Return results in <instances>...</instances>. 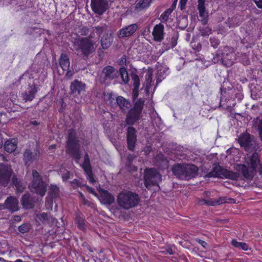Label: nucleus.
Returning <instances> with one entry per match:
<instances>
[{"label": "nucleus", "mask_w": 262, "mask_h": 262, "mask_svg": "<svg viewBox=\"0 0 262 262\" xmlns=\"http://www.w3.org/2000/svg\"><path fill=\"white\" fill-rule=\"evenodd\" d=\"M145 101L144 98L139 99L126 116L125 121L129 125L126 129L127 146L130 151L134 150L137 141V130L132 126L140 119Z\"/></svg>", "instance_id": "nucleus-1"}, {"label": "nucleus", "mask_w": 262, "mask_h": 262, "mask_svg": "<svg viewBox=\"0 0 262 262\" xmlns=\"http://www.w3.org/2000/svg\"><path fill=\"white\" fill-rule=\"evenodd\" d=\"M236 60V56L233 48L229 46L220 47L212 59L214 63L221 62L226 67H231Z\"/></svg>", "instance_id": "nucleus-2"}, {"label": "nucleus", "mask_w": 262, "mask_h": 262, "mask_svg": "<svg viewBox=\"0 0 262 262\" xmlns=\"http://www.w3.org/2000/svg\"><path fill=\"white\" fill-rule=\"evenodd\" d=\"M140 200L138 194L129 190L122 191L119 193L117 196L118 205L126 210L137 206Z\"/></svg>", "instance_id": "nucleus-3"}, {"label": "nucleus", "mask_w": 262, "mask_h": 262, "mask_svg": "<svg viewBox=\"0 0 262 262\" xmlns=\"http://www.w3.org/2000/svg\"><path fill=\"white\" fill-rule=\"evenodd\" d=\"M172 171L178 179L188 180L197 175L198 168L194 165L177 164L173 166Z\"/></svg>", "instance_id": "nucleus-4"}, {"label": "nucleus", "mask_w": 262, "mask_h": 262, "mask_svg": "<svg viewBox=\"0 0 262 262\" xmlns=\"http://www.w3.org/2000/svg\"><path fill=\"white\" fill-rule=\"evenodd\" d=\"M66 151L77 163L81 158V152L79 140L76 137V134L74 129H70L68 132V138L67 141Z\"/></svg>", "instance_id": "nucleus-5"}, {"label": "nucleus", "mask_w": 262, "mask_h": 262, "mask_svg": "<svg viewBox=\"0 0 262 262\" xmlns=\"http://www.w3.org/2000/svg\"><path fill=\"white\" fill-rule=\"evenodd\" d=\"M73 47L76 51L80 50L84 57H88L96 49L95 42L89 38H76L73 42Z\"/></svg>", "instance_id": "nucleus-6"}, {"label": "nucleus", "mask_w": 262, "mask_h": 262, "mask_svg": "<svg viewBox=\"0 0 262 262\" xmlns=\"http://www.w3.org/2000/svg\"><path fill=\"white\" fill-rule=\"evenodd\" d=\"M119 78L118 70L111 66L104 67L99 76L100 83L106 85H110L112 81L114 84L119 83Z\"/></svg>", "instance_id": "nucleus-7"}, {"label": "nucleus", "mask_w": 262, "mask_h": 262, "mask_svg": "<svg viewBox=\"0 0 262 262\" xmlns=\"http://www.w3.org/2000/svg\"><path fill=\"white\" fill-rule=\"evenodd\" d=\"M206 176L208 178L215 177L237 180L239 178V174L225 169L217 164H214L212 170L208 172Z\"/></svg>", "instance_id": "nucleus-8"}, {"label": "nucleus", "mask_w": 262, "mask_h": 262, "mask_svg": "<svg viewBox=\"0 0 262 262\" xmlns=\"http://www.w3.org/2000/svg\"><path fill=\"white\" fill-rule=\"evenodd\" d=\"M237 141L241 146L243 147L246 151H255L258 148V144L254 137L248 133L240 135Z\"/></svg>", "instance_id": "nucleus-9"}, {"label": "nucleus", "mask_w": 262, "mask_h": 262, "mask_svg": "<svg viewBox=\"0 0 262 262\" xmlns=\"http://www.w3.org/2000/svg\"><path fill=\"white\" fill-rule=\"evenodd\" d=\"M161 178L160 173L154 168L146 169L144 171V185L148 189L153 186L158 185Z\"/></svg>", "instance_id": "nucleus-10"}, {"label": "nucleus", "mask_w": 262, "mask_h": 262, "mask_svg": "<svg viewBox=\"0 0 262 262\" xmlns=\"http://www.w3.org/2000/svg\"><path fill=\"white\" fill-rule=\"evenodd\" d=\"M32 188L37 194L43 196L47 191L46 183L42 181L41 176L36 170H32Z\"/></svg>", "instance_id": "nucleus-11"}, {"label": "nucleus", "mask_w": 262, "mask_h": 262, "mask_svg": "<svg viewBox=\"0 0 262 262\" xmlns=\"http://www.w3.org/2000/svg\"><path fill=\"white\" fill-rule=\"evenodd\" d=\"M13 170L10 165L0 164V185L6 187L10 182Z\"/></svg>", "instance_id": "nucleus-12"}, {"label": "nucleus", "mask_w": 262, "mask_h": 262, "mask_svg": "<svg viewBox=\"0 0 262 262\" xmlns=\"http://www.w3.org/2000/svg\"><path fill=\"white\" fill-rule=\"evenodd\" d=\"M93 11L99 15H102L108 8L107 0H91Z\"/></svg>", "instance_id": "nucleus-13"}, {"label": "nucleus", "mask_w": 262, "mask_h": 262, "mask_svg": "<svg viewBox=\"0 0 262 262\" xmlns=\"http://www.w3.org/2000/svg\"><path fill=\"white\" fill-rule=\"evenodd\" d=\"M4 204L5 209L8 210L11 213L17 211L19 209V201L15 196L7 197L5 201Z\"/></svg>", "instance_id": "nucleus-14"}, {"label": "nucleus", "mask_w": 262, "mask_h": 262, "mask_svg": "<svg viewBox=\"0 0 262 262\" xmlns=\"http://www.w3.org/2000/svg\"><path fill=\"white\" fill-rule=\"evenodd\" d=\"M138 26L137 24H133L120 29L118 33L119 38L128 37L132 36L137 30Z\"/></svg>", "instance_id": "nucleus-15"}, {"label": "nucleus", "mask_w": 262, "mask_h": 262, "mask_svg": "<svg viewBox=\"0 0 262 262\" xmlns=\"http://www.w3.org/2000/svg\"><path fill=\"white\" fill-rule=\"evenodd\" d=\"M20 202L25 209H33L36 203L35 199L30 193H26L21 196Z\"/></svg>", "instance_id": "nucleus-16"}, {"label": "nucleus", "mask_w": 262, "mask_h": 262, "mask_svg": "<svg viewBox=\"0 0 262 262\" xmlns=\"http://www.w3.org/2000/svg\"><path fill=\"white\" fill-rule=\"evenodd\" d=\"M70 90L72 94L79 95L82 92H85V84L80 81L75 80L71 83Z\"/></svg>", "instance_id": "nucleus-17"}, {"label": "nucleus", "mask_w": 262, "mask_h": 262, "mask_svg": "<svg viewBox=\"0 0 262 262\" xmlns=\"http://www.w3.org/2000/svg\"><path fill=\"white\" fill-rule=\"evenodd\" d=\"M164 25L161 23L155 26L152 35L155 41L161 42L163 39L164 35Z\"/></svg>", "instance_id": "nucleus-18"}, {"label": "nucleus", "mask_w": 262, "mask_h": 262, "mask_svg": "<svg viewBox=\"0 0 262 262\" xmlns=\"http://www.w3.org/2000/svg\"><path fill=\"white\" fill-rule=\"evenodd\" d=\"M99 200L100 202L104 204L111 205L113 204L115 201L114 196L108 191L101 189L99 191Z\"/></svg>", "instance_id": "nucleus-19"}, {"label": "nucleus", "mask_w": 262, "mask_h": 262, "mask_svg": "<svg viewBox=\"0 0 262 262\" xmlns=\"http://www.w3.org/2000/svg\"><path fill=\"white\" fill-rule=\"evenodd\" d=\"M29 86L30 88L28 89V91L23 92L21 94V97L26 102L33 100L38 91L37 88L35 84H33L32 86L29 85Z\"/></svg>", "instance_id": "nucleus-20"}, {"label": "nucleus", "mask_w": 262, "mask_h": 262, "mask_svg": "<svg viewBox=\"0 0 262 262\" xmlns=\"http://www.w3.org/2000/svg\"><path fill=\"white\" fill-rule=\"evenodd\" d=\"M250 169H251L250 167H249L245 164H237L236 166V169L241 172L244 178L248 180H251L253 178L254 171Z\"/></svg>", "instance_id": "nucleus-21"}, {"label": "nucleus", "mask_w": 262, "mask_h": 262, "mask_svg": "<svg viewBox=\"0 0 262 262\" xmlns=\"http://www.w3.org/2000/svg\"><path fill=\"white\" fill-rule=\"evenodd\" d=\"M155 165L160 169H164L168 167V161L161 154H158L154 158Z\"/></svg>", "instance_id": "nucleus-22"}, {"label": "nucleus", "mask_w": 262, "mask_h": 262, "mask_svg": "<svg viewBox=\"0 0 262 262\" xmlns=\"http://www.w3.org/2000/svg\"><path fill=\"white\" fill-rule=\"evenodd\" d=\"M178 34H174L170 37H167L165 41L163 43V48L165 51H167L170 49H173L177 45V40L178 39Z\"/></svg>", "instance_id": "nucleus-23"}, {"label": "nucleus", "mask_w": 262, "mask_h": 262, "mask_svg": "<svg viewBox=\"0 0 262 262\" xmlns=\"http://www.w3.org/2000/svg\"><path fill=\"white\" fill-rule=\"evenodd\" d=\"M113 36L112 34L105 33L101 37L100 43L104 50L108 49L113 42Z\"/></svg>", "instance_id": "nucleus-24"}, {"label": "nucleus", "mask_w": 262, "mask_h": 262, "mask_svg": "<svg viewBox=\"0 0 262 262\" xmlns=\"http://www.w3.org/2000/svg\"><path fill=\"white\" fill-rule=\"evenodd\" d=\"M249 162H248V165L250 166L252 171H255L257 167L260 163L259 157L257 152L254 151V153L248 158Z\"/></svg>", "instance_id": "nucleus-25"}, {"label": "nucleus", "mask_w": 262, "mask_h": 262, "mask_svg": "<svg viewBox=\"0 0 262 262\" xmlns=\"http://www.w3.org/2000/svg\"><path fill=\"white\" fill-rule=\"evenodd\" d=\"M168 68L164 67H159L156 74V86L160 83L166 76L168 72Z\"/></svg>", "instance_id": "nucleus-26"}, {"label": "nucleus", "mask_w": 262, "mask_h": 262, "mask_svg": "<svg viewBox=\"0 0 262 262\" xmlns=\"http://www.w3.org/2000/svg\"><path fill=\"white\" fill-rule=\"evenodd\" d=\"M36 155H34L31 150L26 149L23 154V161L25 164L29 166L31 163L35 159Z\"/></svg>", "instance_id": "nucleus-27"}, {"label": "nucleus", "mask_w": 262, "mask_h": 262, "mask_svg": "<svg viewBox=\"0 0 262 262\" xmlns=\"http://www.w3.org/2000/svg\"><path fill=\"white\" fill-rule=\"evenodd\" d=\"M198 9L199 16L202 18L201 21L203 25H205L208 21V13L206 12L205 3H198Z\"/></svg>", "instance_id": "nucleus-28"}, {"label": "nucleus", "mask_w": 262, "mask_h": 262, "mask_svg": "<svg viewBox=\"0 0 262 262\" xmlns=\"http://www.w3.org/2000/svg\"><path fill=\"white\" fill-rule=\"evenodd\" d=\"M11 184L15 187L17 192H21L26 188L25 185L23 183L21 180L18 179L15 175H13L12 177Z\"/></svg>", "instance_id": "nucleus-29"}, {"label": "nucleus", "mask_w": 262, "mask_h": 262, "mask_svg": "<svg viewBox=\"0 0 262 262\" xmlns=\"http://www.w3.org/2000/svg\"><path fill=\"white\" fill-rule=\"evenodd\" d=\"M17 140L15 139H12L6 141L4 145V148L7 152L12 153L17 148Z\"/></svg>", "instance_id": "nucleus-30"}, {"label": "nucleus", "mask_w": 262, "mask_h": 262, "mask_svg": "<svg viewBox=\"0 0 262 262\" xmlns=\"http://www.w3.org/2000/svg\"><path fill=\"white\" fill-rule=\"evenodd\" d=\"M252 127L258 132L259 138L262 142V119L258 117L252 120Z\"/></svg>", "instance_id": "nucleus-31"}, {"label": "nucleus", "mask_w": 262, "mask_h": 262, "mask_svg": "<svg viewBox=\"0 0 262 262\" xmlns=\"http://www.w3.org/2000/svg\"><path fill=\"white\" fill-rule=\"evenodd\" d=\"M59 64L63 71L68 70L70 67V60L66 54H61L59 58Z\"/></svg>", "instance_id": "nucleus-32"}, {"label": "nucleus", "mask_w": 262, "mask_h": 262, "mask_svg": "<svg viewBox=\"0 0 262 262\" xmlns=\"http://www.w3.org/2000/svg\"><path fill=\"white\" fill-rule=\"evenodd\" d=\"M116 102L120 108L123 111H125L130 106V102L122 96L117 97Z\"/></svg>", "instance_id": "nucleus-33"}, {"label": "nucleus", "mask_w": 262, "mask_h": 262, "mask_svg": "<svg viewBox=\"0 0 262 262\" xmlns=\"http://www.w3.org/2000/svg\"><path fill=\"white\" fill-rule=\"evenodd\" d=\"M151 3V0H139L136 4L135 9L137 11H140L148 8Z\"/></svg>", "instance_id": "nucleus-34"}, {"label": "nucleus", "mask_w": 262, "mask_h": 262, "mask_svg": "<svg viewBox=\"0 0 262 262\" xmlns=\"http://www.w3.org/2000/svg\"><path fill=\"white\" fill-rule=\"evenodd\" d=\"M59 189L56 185H51L49 190L48 199H56L59 196Z\"/></svg>", "instance_id": "nucleus-35"}, {"label": "nucleus", "mask_w": 262, "mask_h": 262, "mask_svg": "<svg viewBox=\"0 0 262 262\" xmlns=\"http://www.w3.org/2000/svg\"><path fill=\"white\" fill-rule=\"evenodd\" d=\"M92 29L96 31L99 36H100L103 33L104 34L108 33V27L105 24H102L97 26L93 27Z\"/></svg>", "instance_id": "nucleus-36"}, {"label": "nucleus", "mask_w": 262, "mask_h": 262, "mask_svg": "<svg viewBox=\"0 0 262 262\" xmlns=\"http://www.w3.org/2000/svg\"><path fill=\"white\" fill-rule=\"evenodd\" d=\"M75 222L79 229L81 230H84L85 229L84 218L78 213L76 214Z\"/></svg>", "instance_id": "nucleus-37"}, {"label": "nucleus", "mask_w": 262, "mask_h": 262, "mask_svg": "<svg viewBox=\"0 0 262 262\" xmlns=\"http://www.w3.org/2000/svg\"><path fill=\"white\" fill-rule=\"evenodd\" d=\"M118 72L122 81L125 83H127L129 81V77L126 69L124 68H120Z\"/></svg>", "instance_id": "nucleus-38"}, {"label": "nucleus", "mask_w": 262, "mask_h": 262, "mask_svg": "<svg viewBox=\"0 0 262 262\" xmlns=\"http://www.w3.org/2000/svg\"><path fill=\"white\" fill-rule=\"evenodd\" d=\"M231 244L234 247L241 249L245 251L248 250L249 248L248 245L246 243L238 242L235 239L232 240Z\"/></svg>", "instance_id": "nucleus-39"}, {"label": "nucleus", "mask_w": 262, "mask_h": 262, "mask_svg": "<svg viewBox=\"0 0 262 262\" xmlns=\"http://www.w3.org/2000/svg\"><path fill=\"white\" fill-rule=\"evenodd\" d=\"M134 87V91H138L140 84L139 76L135 73L132 72L130 74Z\"/></svg>", "instance_id": "nucleus-40"}, {"label": "nucleus", "mask_w": 262, "mask_h": 262, "mask_svg": "<svg viewBox=\"0 0 262 262\" xmlns=\"http://www.w3.org/2000/svg\"><path fill=\"white\" fill-rule=\"evenodd\" d=\"M225 202H226V201H225L224 200H223L221 198H219L218 199H213L210 198L207 200V205L212 206L220 205Z\"/></svg>", "instance_id": "nucleus-41"}, {"label": "nucleus", "mask_w": 262, "mask_h": 262, "mask_svg": "<svg viewBox=\"0 0 262 262\" xmlns=\"http://www.w3.org/2000/svg\"><path fill=\"white\" fill-rule=\"evenodd\" d=\"M190 46L192 48L196 51L199 52L202 49V45L200 42L198 41L194 38H192V40L190 42Z\"/></svg>", "instance_id": "nucleus-42"}, {"label": "nucleus", "mask_w": 262, "mask_h": 262, "mask_svg": "<svg viewBox=\"0 0 262 262\" xmlns=\"http://www.w3.org/2000/svg\"><path fill=\"white\" fill-rule=\"evenodd\" d=\"M31 225L29 223H24L18 228V230L21 233H25L29 231Z\"/></svg>", "instance_id": "nucleus-43"}, {"label": "nucleus", "mask_w": 262, "mask_h": 262, "mask_svg": "<svg viewBox=\"0 0 262 262\" xmlns=\"http://www.w3.org/2000/svg\"><path fill=\"white\" fill-rule=\"evenodd\" d=\"M200 32L202 36H209L212 33V29L207 26H203L200 29Z\"/></svg>", "instance_id": "nucleus-44"}, {"label": "nucleus", "mask_w": 262, "mask_h": 262, "mask_svg": "<svg viewBox=\"0 0 262 262\" xmlns=\"http://www.w3.org/2000/svg\"><path fill=\"white\" fill-rule=\"evenodd\" d=\"M152 72L151 71H148V72L147 73L145 77L146 79V85L147 87L149 89L152 86Z\"/></svg>", "instance_id": "nucleus-45"}, {"label": "nucleus", "mask_w": 262, "mask_h": 262, "mask_svg": "<svg viewBox=\"0 0 262 262\" xmlns=\"http://www.w3.org/2000/svg\"><path fill=\"white\" fill-rule=\"evenodd\" d=\"M172 12L170 9L166 10L160 16V18L162 19V22H166L168 20L169 16Z\"/></svg>", "instance_id": "nucleus-46"}, {"label": "nucleus", "mask_w": 262, "mask_h": 262, "mask_svg": "<svg viewBox=\"0 0 262 262\" xmlns=\"http://www.w3.org/2000/svg\"><path fill=\"white\" fill-rule=\"evenodd\" d=\"M37 217L42 223H46L49 221L50 215L47 213H42L37 215Z\"/></svg>", "instance_id": "nucleus-47"}, {"label": "nucleus", "mask_w": 262, "mask_h": 262, "mask_svg": "<svg viewBox=\"0 0 262 262\" xmlns=\"http://www.w3.org/2000/svg\"><path fill=\"white\" fill-rule=\"evenodd\" d=\"M82 167L86 174H91V173L92 172L90 163H83L82 164Z\"/></svg>", "instance_id": "nucleus-48"}, {"label": "nucleus", "mask_w": 262, "mask_h": 262, "mask_svg": "<svg viewBox=\"0 0 262 262\" xmlns=\"http://www.w3.org/2000/svg\"><path fill=\"white\" fill-rule=\"evenodd\" d=\"M210 41L211 46L214 48H216L220 43V41L215 37H211Z\"/></svg>", "instance_id": "nucleus-49"}, {"label": "nucleus", "mask_w": 262, "mask_h": 262, "mask_svg": "<svg viewBox=\"0 0 262 262\" xmlns=\"http://www.w3.org/2000/svg\"><path fill=\"white\" fill-rule=\"evenodd\" d=\"M235 19L231 18L228 19L227 22L228 26L229 28H234L239 25V24L235 22Z\"/></svg>", "instance_id": "nucleus-50"}, {"label": "nucleus", "mask_w": 262, "mask_h": 262, "mask_svg": "<svg viewBox=\"0 0 262 262\" xmlns=\"http://www.w3.org/2000/svg\"><path fill=\"white\" fill-rule=\"evenodd\" d=\"M71 184L74 188L75 186L82 187L84 186L81 181L77 179H74L72 182H71Z\"/></svg>", "instance_id": "nucleus-51"}, {"label": "nucleus", "mask_w": 262, "mask_h": 262, "mask_svg": "<svg viewBox=\"0 0 262 262\" xmlns=\"http://www.w3.org/2000/svg\"><path fill=\"white\" fill-rule=\"evenodd\" d=\"M89 32V29L88 27H83L80 30V33L81 35L86 36Z\"/></svg>", "instance_id": "nucleus-52"}, {"label": "nucleus", "mask_w": 262, "mask_h": 262, "mask_svg": "<svg viewBox=\"0 0 262 262\" xmlns=\"http://www.w3.org/2000/svg\"><path fill=\"white\" fill-rule=\"evenodd\" d=\"M195 240L196 242L199 243L203 247H204V248H206L207 244L206 242H205L203 240H201L199 238H196Z\"/></svg>", "instance_id": "nucleus-53"}, {"label": "nucleus", "mask_w": 262, "mask_h": 262, "mask_svg": "<svg viewBox=\"0 0 262 262\" xmlns=\"http://www.w3.org/2000/svg\"><path fill=\"white\" fill-rule=\"evenodd\" d=\"M188 0H180V6L181 10H184L185 8L186 5Z\"/></svg>", "instance_id": "nucleus-54"}, {"label": "nucleus", "mask_w": 262, "mask_h": 262, "mask_svg": "<svg viewBox=\"0 0 262 262\" xmlns=\"http://www.w3.org/2000/svg\"><path fill=\"white\" fill-rule=\"evenodd\" d=\"M86 189L88 190V191L90 193H92V194H94V195H95L96 196H98L97 193L95 192V190H94V188H93L92 187H90V186H86Z\"/></svg>", "instance_id": "nucleus-55"}, {"label": "nucleus", "mask_w": 262, "mask_h": 262, "mask_svg": "<svg viewBox=\"0 0 262 262\" xmlns=\"http://www.w3.org/2000/svg\"><path fill=\"white\" fill-rule=\"evenodd\" d=\"M70 171H67L65 173L62 175V179L64 181H67L70 178Z\"/></svg>", "instance_id": "nucleus-56"}, {"label": "nucleus", "mask_w": 262, "mask_h": 262, "mask_svg": "<svg viewBox=\"0 0 262 262\" xmlns=\"http://www.w3.org/2000/svg\"><path fill=\"white\" fill-rule=\"evenodd\" d=\"M87 179L89 181V182L91 183H93L95 182L94 178L93 177V172L91 173V174H87Z\"/></svg>", "instance_id": "nucleus-57"}, {"label": "nucleus", "mask_w": 262, "mask_h": 262, "mask_svg": "<svg viewBox=\"0 0 262 262\" xmlns=\"http://www.w3.org/2000/svg\"><path fill=\"white\" fill-rule=\"evenodd\" d=\"M82 202L84 205H86L89 207H91V206L93 205L92 202H91L89 200H86V199L82 200Z\"/></svg>", "instance_id": "nucleus-58"}, {"label": "nucleus", "mask_w": 262, "mask_h": 262, "mask_svg": "<svg viewBox=\"0 0 262 262\" xmlns=\"http://www.w3.org/2000/svg\"><path fill=\"white\" fill-rule=\"evenodd\" d=\"M84 160L83 163H90V158L87 153L84 155Z\"/></svg>", "instance_id": "nucleus-59"}, {"label": "nucleus", "mask_w": 262, "mask_h": 262, "mask_svg": "<svg viewBox=\"0 0 262 262\" xmlns=\"http://www.w3.org/2000/svg\"><path fill=\"white\" fill-rule=\"evenodd\" d=\"M66 71H67V73L66 74V76L69 77V78L72 77L73 75V72L71 70H69V69Z\"/></svg>", "instance_id": "nucleus-60"}, {"label": "nucleus", "mask_w": 262, "mask_h": 262, "mask_svg": "<svg viewBox=\"0 0 262 262\" xmlns=\"http://www.w3.org/2000/svg\"><path fill=\"white\" fill-rule=\"evenodd\" d=\"M13 220L15 222H19L21 221V218L20 216H19V215H14L13 216Z\"/></svg>", "instance_id": "nucleus-61"}, {"label": "nucleus", "mask_w": 262, "mask_h": 262, "mask_svg": "<svg viewBox=\"0 0 262 262\" xmlns=\"http://www.w3.org/2000/svg\"><path fill=\"white\" fill-rule=\"evenodd\" d=\"M30 124L34 126H37L39 124V123L36 120L31 121Z\"/></svg>", "instance_id": "nucleus-62"}, {"label": "nucleus", "mask_w": 262, "mask_h": 262, "mask_svg": "<svg viewBox=\"0 0 262 262\" xmlns=\"http://www.w3.org/2000/svg\"><path fill=\"white\" fill-rule=\"evenodd\" d=\"M166 254H169L170 255L173 254V251L171 248H168L167 249H166Z\"/></svg>", "instance_id": "nucleus-63"}, {"label": "nucleus", "mask_w": 262, "mask_h": 262, "mask_svg": "<svg viewBox=\"0 0 262 262\" xmlns=\"http://www.w3.org/2000/svg\"><path fill=\"white\" fill-rule=\"evenodd\" d=\"M256 5L258 8L262 9V0H259Z\"/></svg>", "instance_id": "nucleus-64"}]
</instances>
